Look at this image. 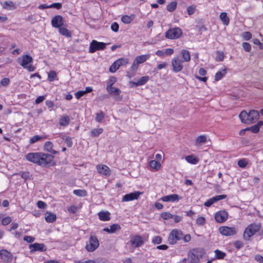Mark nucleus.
Masks as SVG:
<instances>
[{"label": "nucleus", "mask_w": 263, "mask_h": 263, "mask_svg": "<svg viewBox=\"0 0 263 263\" xmlns=\"http://www.w3.org/2000/svg\"><path fill=\"white\" fill-rule=\"evenodd\" d=\"M239 117L242 123L250 124L255 122L258 119L259 114L257 110H251L249 112L246 111H242Z\"/></svg>", "instance_id": "1"}, {"label": "nucleus", "mask_w": 263, "mask_h": 263, "mask_svg": "<svg viewBox=\"0 0 263 263\" xmlns=\"http://www.w3.org/2000/svg\"><path fill=\"white\" fill-rule=\"evenodd\" d=\"M205 254V250L200 248H194L188 253L189 261L187 263H200V258Z\"/></svg>", "instance_id": "2"}, {"label": "nucleus", "mask_w": 263, "mask_h": 263, "mask_svg": "<svg viewBox=\"0 0 263 263\" xmlns=\"http://www.w3.org/2000/svg\"><path fill=\"white\" fill-rule=\"evenodd\" d=\"M190 54L188 50L182 49L179 55L174 58L172 62V66H181L184 62H188L190 60Z\"/></svg>", "instance_id": "3"}, {"label": "nucleus", "mask_w": 263, "mask_h": 263, "mask_svg": "<svg viewBox=\"0 0 263 263\" xmlns=\"http://www.w3.org/2000/svg\"><path fill=\"white\" fill-rule=\"evenodd\" d=\"M260 223H251L245 230L243 237L245 239L249 240L252 236L255 235L261 229Z\"/></svg>", "instance_id": "4"}, {"label": "nucleus", "mask_w": 263, "mask_h": 263, "mask_svg": "<svg viewBox=\"0 0 263 263\" xmlns=\"http://www.w3.org/2000/svg\"><path fill=\"white\" fill-rule=\"evenodd\" d=\"M183 232L178 229H174L170 233L168 237V241L171 245L176 244L177 241L182 239Z\"/></svg>", "instance_id": "5"}, {"label": "nucleus", "mask_w": 263, "mask_h": 263, "mask_svg": "<svg viewBox=\"0 0 263 263\" xmlns=\"http://www.w3.org/2000/svg\"><path fill=\"white\" fill-rule=\"evenodd\" d=\"M182 34V30L178 27L168 29L165 33L167 39L174 40L179 38Z\"/></svg>", "instance_id": "6"}, {"label": "nucleus", "mask_w": 263, "mask_h": 263, "mask_svg": "<svg viewBox=\"0 0 263 263\" xmlns=\"http://www.w3.org/2000/svg\"><path fill=\"white\" fill-rule=\"evenodd\" d=\"M99 246V242L97 236L91 235L85 248L88 252H93L98 248Z\"/></svg>", "instance_id": "7"}, {"label": "nucleus", "mask_w": 263, "mask_h": 263, "mask_svg": "<svg viewBox=\"0 0 263 263\" xmlns=\"http://www.w3.org/2000/svg\"><path fill=\"white\" fill-rule=\"evenodd\" d=\"M54 156L51 154L40 153L39 165L46 166L53 160Z\"/></svg>", "instance_id": "8"}, {"label": "nucleus", "mask_w": 263, "mask_h": 263, "mask_svg": "<svg viewBox=\"0 0 263 263\" xmlns=\"http://www.w3.org/2000/svg\"><path fill=\"white\" fill-rule=\"evenodd\" d=\"M105 47V43L99 42L96 40H92L89 45V51L90 53H93L97 50H103Z\"/></svg>", "instance_id": "9"}, {"label": "nucleus", "mask_w": 263, "mask_h": 263, "mask_svg": "<svg viewBox=\"0 0 263 263\" xmlns=\"http://www.w3.org/2000/svg\"><path fill=\"white\" fill-rule=\"evenodd\" d=\"M219 232L222 235L230 236L235 235L237 233V230L235 227L221 226L219 228Z\"/></svg>", "instance_id": "10"}, {"label": "nucleus", "mask_w": 263, "mask_h": 263, "mask_svg": "<svg viewBox=\"0 0 263 263\" xmlns=\"http://www.w3.org/2000/svg\"><path fill=\"white\" fill-rule=\"evenodd\" d=\"M228 218V213L225 210H221L216 213L215 215V220L218 223H222L226 221Z\"/></svg>", "instance_id": "11"}, {"label": "nucleus", "mask_w": 263, "mask_h": 263, "mask_svg": "<svg viewBox=\"0 0 263 263\" xmlns=\"http://www.w3.org/2000/svg\"><path fill=\"white\" fill-rule=\"evenodd\" d=\"M40 153H29L26 156V159L30 162L39 165Z\"/></svg>", "instance_id": "12"}, {"label": "nucleus", "mask_w": 263, "mask_h": 263, "mask_svg": "<svg viewBox=\"0 0 263 263\" xmlns=\"http://www.w3.org/2000/svg\"><path fill=\"white\" fill-rule=\"evenodd\" d=\"M96 168L98 172L102 175L108 177L110 175V170L109 167L106 165L99 164L97 165Z\"/></svg>", "instance_id": "13"}, {"label": "nucleus", "mask_w": 263, "mask_h": 263, "mask_svg": "<svg viewBox=\"0 0 263 263\" xmlns=\"http://www.w3.org/2000/svg\"><path fill=\"white\" fill-rule=\"evenodd\" d=\"M140 193L139 192H135L133 193H130L129 194H127L123 196L122 201V202H127L132 201L134 200L138 199L140 195Z\"/></svg>", "instance_id": "14"}, {"label": "nucleus", "mask_w": 263, "mask_h": 263, "mask_svg": "<svg viewBox=\"0 0 263 263\" xmlns=\"http://www.w3.org/2000/svg\"><path fill=\"white\" fill-rule=\"evenodd\" d=\"M52 26L54 28H59L61 27L63 24V19L61 15H58L53 17L51 20Z\"/></svg>", "instance_id": "15"}, {"label": "nucleus", "mask_w": 263, "mask_h": 263, "mask_svg": "<svg viewBox=\"0 0 263 263\" xmlns=\"http://www.w3.org/2000/svg\"><path fill=\"white\" fill-rule=\"evenodd\" d=\"M130 242L132 246L135 248L139 247L142 246L144 242L142 238L140 235H135L131 238Z\"/></svg>", "instance_id": "16"}, {"label": "nucleus", "mask_w": 263, "mask_h": 263, "mask_svg": "<svg viewBox=\"0 0 263 263\" xmlns=\"http://www.w3.org/2000/svg\"><path fill=\"white\" fill-rule=\"evenodd\" d=\"M29 248L30 249V252L33 253L36 251H45L46 248L44 244L39 243H34L29 245Z\"/></svg>", "instance_id": "17"}, {"label": "nucleus", "mask_w": 263, "mask_h": 263, "mask_svg": "<svg viewBox=\"0 0 263 263\" xmlns=\"http://www.w3.org/2000/svg\"><path fill=\"white\" fill-rule=\"evenodd\" d=\"M181 197L177 194H171L162 197L160 200L163 202H177Z\"/></svg>", "instance_id": "18"}, {"label": "nucleus", "mask_w": 263, "mask_h": 263, "mask_svg": "<svg viewBox=\"0 0 263 263\" xmlns=\"http://www.w3.org/2000/svg\"><path fill=\"white\" fill-rule=\"evenodd\" d=\"M53 143L51 141H47L45 143L44 145V150L50 153L53 155H57L59 153V152L53 150Z\"/></svg>", "instance_id": "19"}, {"label": "nucleus", "mask_w": 263, "mask_h": 263, "mask_svg": "<svg viewBox=\"0 0 263 263\" xmlns=\"http://www.w3.org/2000/svg\"><path fill=\"white\" fill-rule=\"evenodd\" d=\"M208 138L205 135H201L198 136L195 141V144L196 146H200L207 142Z\"/></svg>", "instance_id": "20"}, {"label": "nucleus", "mask_w": 263, "mask_h": 263, "mask_svg": "<svg viewBox=\"0 0 263 263\" xmlns=\"http://www.w3.org/2000/svg\"><path fill=\"white\" fill-rule=\"evenodd\" d=\"M149 56V55H141L137 57L135 60L134 64L132 66L134 65H139V64L143 63L145 61H146L148 58Z\"/></svg>", "instance_id": "21"}, {"label": "nucleus", "mask_w": 263, "mask_h": 263, "mask_svg": "<svg viewBox=\"0 0 263 263\" xmlns=\"http://www.w3.org/2000/svg\"><path fill=\"white\" fill-rule=\"evenodd\" d=\"M120 229L121 227L119 224H113L111 225L109 228H104L103 231L109 234H112L115 233L117 231L120 230Z\"/></svg>", "instance_id": "22"}, {"label": "nucleus", "mask_w": 263, "mask_h": 263, "mask_svg": "<svg viewBox=\"0 0 263 263\" xmlns=\"http://www.w3.org/2000/svg\"><path fill=\"white\" fill-rule=\"evenodd\" d=\"M149 79V77L148 76H143L138 79L137 81L133 82L132 84L136 87L142 86L146 84Z\"/></svg>", "instance_id": "23"}, {"label": "nucleus", "mask_w": 263, "mask_h": 263, "mask_svg": "<svg viewBox=\"0 0 263 263\" xmlns=\"http://www.w3.org/2000/svg\"><path fill=\"white\" fill-rule=\"evenodd\" d=\"M106 90L110 95L114 96L116 99H117V96H119L121 92L119 88L112 86L106 87Z\"/></svg>", "instance_id": "24"}, {"label": "nucleus", "mask_w": 263, "mask_h": 263, "mask_svg": "<svg viewBox=\"0 0 263 263\" xmlns=\"http://www.w3.org/2000/svg\"><path fill=\"white\" fill-rule=\"evenodd\" d=\"M0 257L4 260H9L12 258V254L5 249L0 250Z\"/></svg>", "instance_id": "25"}, {"label": "nucleus", "mask_w": 263, "mask_h": 263, "mask_svg": "<svg viewBox=\"0 0 263 263\" xmlns=\"http://www.w3.org/2000/svg\"><path fill=\"white\" fill-rule=\"evenodd\" d=\"M70 118L67 115H63L59 118V124L61 126H67L70 123Z\"/></svg>", "instance_id": "26"}, {"label": "nucleus", "mask_w": 263, "mask_h": 263, "mask_svg": "<svg viewBox=\"0 0 263 263\" xmlns=\"http://www.w3.org/2000/svg\"><path fill=\"white\" fill-rule=\"evenodd\" d=\"M262 125H263V122L262 121H259L255 125H254L251 127H247L246 129L251 130L253 133H257L259 130L260 127Z\"/></svg>", "instance_id": "27"}, {"label": "nucleus", "mask_w": 263, "mask_h": 263, "mask_svg": "<svg viewBox=\"0 0 263 263\" xmlns=\"http://www.w3.org/2000/svg\"><path fill=\"white\" fill-rule=\"evenodd\" d=\"M98 216L100 219V220L103 221H106L110 220V213L108 211L104 212H100L98 213Z\"/></svg>", "instance_id": "28"}, {"label": "nucleus", "mask_w": 263, "mask_h": 263, "mask_svg": "<svg viewBox=\"0 0 263 263\" xmlns=\"http://www.w3.org/2000/svg\"><path fill=\"white\" fill-rule=\"evenodd\" d=\"M32 58L29 55H24L22 56L21 63V66H26L30 64L32 62Z\"/></svg>", "instance_id": "29"}, {"label": "nucleus", "mask_w": 263, "mask_h": 263, "mask_svg": "<svg viewBox=\"0 0 263 263\" xmlns=\"http://www.w3.org/2000/svg\"><path fill=\"white\" fill-rule=\"evenodd\" d=\"M135 17V15L134 14L130 15H125L122 16L121 21L125 24H128L134 20Z\"/></svg>", "instance_id": "30"}, {"label": "nucleus", "mask_w": 263, "mask_h": 263, "mask_svg": "<svg viewBox=\"0 0 263 263\" xmlns=\"http://www.w3.org/2000/svg\"><path fill=\"white\" fill-rule=\"evenodd\" d=\"M185 160L189 163L192 164H196L199 162L198 158L194 155H189L185 157Z\"/></svg>", "instance_id": "31"}, {"label": "nucleus", "mask_w": 263, "mask_h": 263, "mask_svg": "<svg viewBox=\"0 0 263 263\" xmlns=\"http://www.w3.org/2000/svg\"><path fill=\"white\" fill-rule=\"evenodd\" d=\"M128 64V62L127 59L121 58L114 62L111 66H125Z\"/></svg>", "instance_id": "32"}, {"label": "nucleus", "mask_w": 263, "mask_h": 263, "mask_svg": "<svg viewBox=\"0 0 263 263\" xmlns=\"http://www.w3.org/2000/svg\"><path fill=\"white\" fill-rule=\"evenodd\" d=\"M227 73V69L224 68L216 73L215 80L218 81L220 80Z\"/></svg>", "instance_id": "33"}, {"label": "nucleus", "mask_w": 263, "mask_h": 263, "mask_svg": "<svg viewBox=\"0 0 263 263\" xmlns=\"http://www.w3.org/2000/svg\"><path fill=\"white\" fill-rule=\"evenodd\" d=\"M219 17L224 25L227 26L229 25L230 20L226 12H221Z\"/></svg>", "instance_id": "34"}, {"label": "nucleus", "mask_w": 263, "mask_h": 263, "mask_svg": "<svg viewBox=\"0 0 263 263\" xmlns=\"http://www.w3.org/2000/svg\"><path fill=\"white\" fill-rule=\"evenodd\" d=\"M47 215L45 216V220L47 222L51 223L56 220V215L51 213H46Z\"/></svg>", "instance_id": "35"}, {"label": "nucleus", "mask_w": 263, "mask_h": 263, "mask_svg": "<svg viewBox=\"0 0 263 263\" xmlns=\"http://www.w3.org/2000/svg\"><path fill=\"white\" fill-rule=\"evenodd\" d=\"M59 32L63 35L67 37H70L71 36V32L65 27H60L59 28Z\"/></svg>", "instance_id": "36"}, {"label": "nucleus", "mask_w": 263, "mask_h": 263, "mask_svg": "<svg viewBox=\"0 0 263 263\" xmlns=\"http://www.w3.org/2000/svg\"><path fill=\"white\" fill-rule=\"evenodd\" d=\"M214 253L215 254L214 257L216 258V259H222L226 256V254L224 252H222L218 249L215 250Z\"/></svg>", "instance_id": "37"}, {"label": "nucleus", "mask_w": 263, "mask_h": 263, "mask_svg": "<svg viewBox=\"0 0 263 263\" xmlns=\"http://www.w3.org/2000/svg\"><path fill=\"white\" fill-rule=\"evenodd\" d=\"M149 165L152 168L156 171L158 170L161 166L160 163L155 160H151L149 163Z\"/></svg>", "instance_id": "38"}, {"label": "nucleus", "mask_w": 263, "mask_h": 263, "mask_svg": "<svg viewBox=\"0 0 263 263\" xmlns=\"http://www.w3.org/2000/svg\"><path fill=\"white\" fill-rule=\"evenodd\" d=\"M103 132V129L102 128H94L90 132L91 136L94 137H97L102 134Z\"/></svg>", "instance_id": "39"}, {"label": "nucleus", "mask_w": 263, "mask_h": 263, "mask_svg": "<svg viewBox=\"0 0 263 263\" xmlns=\"http://www.w3.org/2000/svg\"><path fill=\"white\" fill-rule=\"evenodd\" d=\"M73 193L79 197H85L87 195V192L85 190H74Z\"/></svg>", "instance_id": "40"}, {"label": "nucleus", "mask_w": 263, "mask_h": 263, "mask_svg": "<svg viewBox=\"0 0 263 263\" xmlns=\"http://www.w3.org/2000/svg\"><path fill=\"white\" fill-rule=\"evenodd\" d=\"M61 138L65 141L68 147L72 146L73 143L71 138L69 136L66 135H62Z\"/></svg>", "instance_id": "41"}, {"label": "nucleus", "mask_w": 263, "mask_h": 263, "mask_svg": "<svg viewBox=\"0 0 263 263\" xmlns=\"http://www.w3.org/2000/svg\"><path fill=\"white\" fill-rule=\"evenodd\" d=\"M57 77V74L55 71L51 70L48 73V80L50 82L54 81Z\"/></svg>", "instance_id": "42"}, {"label": "nucleus", "mask_w": 263, "mask_h": 263, "mask_svg": "<svg viewBox=\"0 0 263 263\" xmlns=\"http://www.w3.org/2000/svg\"><path fill=\"white\" fill-rule=\"evenodd\" d=\"M177 3L176 2L174 1L169 3L167 6V10L169 12L174 11L176 8Z\"/></svg>", "instance_id": "43"}, {"label": "nucleus", "mask_w": 263, "mask_h": 263, "mask_svg": "<svg viewBox=\"0 0 263 263\" xmlns=\"http://www.w3.org/2000/svg\"><path fill=\"white\" fill-rule=\"evenodd\" d=\"M117 79L114 76H111L109 78L107 82L106 87H111L117 82Z\"/></svg>", "instance_id": "44"}, {"label": "nucleus", "mask_w": 263, "mask_h": 263, "mask_svg": "<svg viewBox=\"0 0 263 263\" xmlns=\"http://www.w3.org/2000/svg\"><path fill=\"white\" fill-rule=\"evenodd\" d=\"M105 115L104 112L102 111H100L99 112L96 114V116L95 120L98 122H101L103 119L104 118Z\"/></svg>", "instance_id": "45"}, {"label": "nucleus", "mask_w": 263, "mask_h": 263, "mask_svg": "<svg viewBox=\"0 0 263 263\" xmlns=\"http://www.w3.org/2000/svg\"><path fill=\"white\" fill-rule=\"evenodd\" d=\"M160 217L164 220H168L173 218L174 215L169 212H163L161 214Z\"/></svg>", "instance_id": "46"}, {"label": "nucleus", "mask_w": 263, "mask_h": 263, "mask_svg": "<svg viewBox=\"0 0 263 263\" xmlns=\"http://www.w3.org/2000/svg\"><path fill=\"white\" fill-rule=\"evenodd\" d=\"M227 197V195H216L214 197H213L212 198L213 201L214 203L218 201H219L220 200H222V199H224L225 198H226Z\"/></svg>", "instance_id": "47"}, {"label": "nucleus", "mask_w": 263, "mask_h": 263, "mask_svg": "<svg viewBox=\"0 0 263 263\" xmlns=\"http://www.w3.org/2000/svg\"><path fill=\"white\" fill-rule=\"evenodd\" d=\"M227 197V195H216L214 197H213L212 198L213 201L214 203L218 201H219L220 200H222V199H224L225 198H226Z\"/></svg>", "instance_id": "48"}, {"label": "nucleus", "mask_w": 263, "mask_h": 263, "mask_svg": "<svg viewBox=\"0 0 263 263\" xmlns=\"http://www.w3.org/2000/svg\"><path fill=\"white\" fill-rule=\"evenodd\" d=\"M78 211V208L77 206L74 205H72L70 206L69 207L67 208V211L69 213L71 214H75Z\"/></svg>", "instance_id": "49"}, {"label": "nucleus", "mask_w": 263, "mask_h": 263, "mask_svg": "<svg viewBox=\"0 0 263 263\" xmlns=\"http://www.w3.org/2000/svg\"><path fill=\"white\" fill-rule=\"evenodd\" d=\"M205 223V219L203 216H199L196 219V224L198 226H203Z\"/></svg>", "instance_id": "50"}, {"label": "nucleus", "mask_w": 263, "mask_h": 263, "mask_svg": "<svg viewBox=\"0 0 263 263\" xmlns=\"http://www.w3.org/2000/svg\"><path fill=\"white\" fill-rule=\"evenodd\" d=\"M12 221L11 217L9 216H6L5 217H3L2 220V224L4 226H7Z\"/></svg>", "instance_id": "51"}, {"label": "nucleus", "mask_w": 263, "mask_h": 263, "mask_svg": "<svg viewBox=\"0 0 263 263\" xmlns=\"http://www.w3.org/2000/svg\"><path fill=\"white\" fill-rule=\"evenodd\" d=\"M9 83H10V80L9 78H3L0 81V87H1L2 86H7L9 84Z\"/></svg>", "instance_id": "52"}, {"label": "nucleus", "mask_w": 263, "mask_h": 263, "mask_svg": "<svg viewBox=\"0 0 263 263\" xmlns=\"http://www.w3.org/2000/svg\"><path fill=\"white\" fill-rule=\"evenodd\" d=\"M42 138V137L39 135L34 136L30 139L29 143L30 144L34 143L35 142L41 140Z\"/></svg>", "instance_id": "53"}, {"label": "nucleus", "mask_w": 263, "mask_h": 263, "mask_svg": "<svg viewBox=\"0 0 263 263\" xmlns=\"http://www.w3.org/2000/svg\"><path fill=\"white\" fill-rule=\"evenodd\" d=\"M162 242V238L160 236H156L153 238L152 242L154 244H159Z\"/></svg>", "instance_id": "54"}, {"label": "nucleus", "mask_w": 263, "mask_h": 263, "mask_svg": "<svg viewBox=\"0 0 263 263\" xmlns=\"http://www.w3.org/2000/svg\"><path fill=\"white\" fill-rule=\"evenodd\" d=\"M242 47L244 50L247 52H249L251 49V45L247 42H244L242 43Z\"/></svg>", "instance_id": "55"}, {"label": "nucleus", "mask_w": 263, "mask_h": 263, "mask_svg": "<svg viewBox=\"0 0 263 263\" xmlns=\"http://www.w3.org/2000/svg\"><path fill=\"white\" fill-rule=\"evenodd\" d=\"M196 7L194 6H191L187 7V11L189 15H191L193 14L195 11Z\"/></svg>", "instance_id": "56"}, {"label": "nucleus", "mask_w": 263, "mask_h": 263, "mask_svg": "<svg viewBox=\"0 0 263 263\" xmlns=\"http://www.w3.org/2000/svg\"><path fill=\"white\" fill-rule=\"evenodd\" d=\"M247 165V162L245 159L239 160L238 162V165L241 168H245Z\"/></svg>", "instance_id": "57"}, {"label": "nucleus", "mask_w": 263, "mask_h": 263, "mask_svg": "<svg viewBox=\"0 0 263 263\" xmlns=\"http://www.w3.org/2000/svg\"><path fill=\"white\" fill-rule=\"evenodd\" d=\"M37 207L41 209H45L47 206V204L43 201H39L37 202Z\"/></svg>", "instance_id": "58"}, {"label": "nucleus", "mask_w": 263, "mask_h": 263, "mask_svg": "<svg viewBox=\"0 0 263 263\" xmlns=\"http://www.w3.org/2000/svg\"><path fill=\"white\" fill-rule=\"evenodd\" d=\"M242 37L246 40H249L252 37V34L250 32H245L242 34Z\"/></svg>", "instance_id": "59"}, {"label": "nucleus", "mask_w": 263, "mask_h": 263, "mask_svg": "<svg viewBox=\"0 0 263 263\" xmlns=\"http://www.w3.org/2000/svg\"><path fill=\"white\" fill-rule=\"evenodd\" d=\"M224 57L223 53L222 52H217V55L216 57V60L218 61H221L223 60Z\"/></svg>", "instance_id": "60"}, {"label": "nucleus", "mask_w": 263, "mask_h": 263, "mask_svg": "<svg viewBox=\"0 0 263 263\" xmlns=\"http://www.w3.org/2000/svg\"><path fill=\"white\" fill-rule=\"evenodd\" d=\"M119 25L116 22H114L111 25V29L114 32H117L119 30Z\"/></svg>", "instance_id": "61"}, {"label": "nucleus", "mask_w": 263, "mask_h": 263, "mask_svg": "<svg viewBox=\"0 0 263 263\" xmlns=\"http://www.w3.org/2000/svg\"><path fill=\"white\" fill-rule=\"evenodd\" d=\"M24 240L27 241V242H32L34 241V238L32 236H25L23 238Z\"/></svg>", "instance_id": "62"}, {"label": "nucleus", "mask_w": 263, "mask_h": 263, "mask_svg": "<svg viewBox=\"0 0 263 263\" xmlns=\"http://www.w3.org/2000/svg\"><path fill=\"white\" fill-rule=\"evenodd\" d=\"M49 7H50V8H55L57 9H60L62 7V5L61 3H55L49 5Z\"/></svg>", "instance_id": "63"}, {"label": "nucleus", "mask_w": 263, "mask_h": 263, "mask_svg": "<svg viewBox=\"0 0 263 263\" xmlns=\"http://www.w3.org/2000/svg\"><path fill=\"white\" fill-rule=\"evenodd\" d=\"M255 259L259 263H263V256L260 255H256L255 256Z\"/></svg>", "instance_id": "64"}]
</instances>
